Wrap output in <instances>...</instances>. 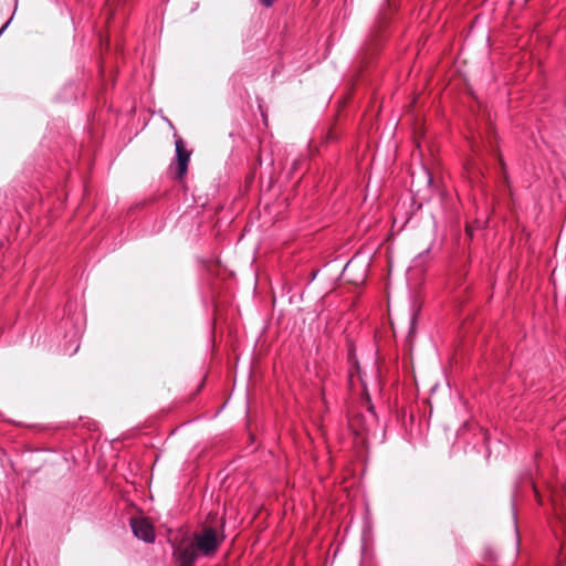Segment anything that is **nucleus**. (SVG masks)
<instances>
[{
  "label": "nucleus",
  "instance_id": "nucleus-4",
  "mask_svg": "<svg viewBox=\"0 0 566 566\" xmlns=\"http://www.w3.org/2000/svg\"><path fill=\"white\" fill-rule=\"evenodd\" d=\"M175 146H176L177 165H178V177L182 178L188 170V164L190 160V151H188L185 148L184 140L180 137L176 138Z\"/></svg>",
  "mask_w": 566,
  "mask_h": 566
},
{
  "label": "nucleus",
  "instance_id": "nucleus-2",
  "mask_svg": "<svg viewBox=\"0 0 566 566\" xmlns=\"http://www.w3.org/2000/svg\"><path fill=\"white\" fill-rule=\"evenodd\" d=\"M193 541L198 552H200L203 555L210 556L214 554L222 538L218 536L217 532L213 528H205L201 533L195 536Z\"/></svg>",
  "mask_w": 566,
  "mask_h": 566
},
{
  "label": "nucleus",
  "instance_id": "nucleus-6",
  "mask_svg": "<svg viewBox=\"0 0 566 566\" xmlns=\"http://www.w3.org/2000/svg\"><path fill=\"white\" fill-rule=\"evenodd\" d=\"M467 232H468L469 235H472V230H471L470 227L467 228Z\"/></svg>",
  "mask_w": 566,
  "mask_h": 566
},
{
  "label": "nucleus",
  "instance_id": "nucleus-1",
  "mask_svg": "<svg viewBox=\"0 0 566 566\" xmlns=\"http://www.w3.org/2000/svg\"><path fill=\"white\" fill-rule=\"evenodd\" d=\"M198 549L195 541L182 538L174 548V557L178 566H192L197 558Z\"/></svg>",
  "mask_w": 566,
  "mask_h": 566
},
{
  "label": "nucleus",
  "instance_id": "nucleus-3",
  "mask_svg": "<svg viewBox=\"0 0 566 566\" xmlns=\"http://www.w3.org/2000/svg\"><path fill=\"white\" fill-rule=\"evenodd\" d=\"M130 525L136 537L151 543L155 539V531L151 523L145 517H134Z\"/></svg>",
  "mask_w": 566,
  "mask_h": 566
},
{
  "label": "nucleus",
  "instance_id": "nucleus-5",
  "mask_svg": "<svg viewBox=\"0 0 566 566\" xmlns=\"http://www.w3.org/2000/svg\"><path fill=\"white\" fill-rule=\"evenodd\" d=\"M275 1L276 0H260V2L266 8L272 7L275 3Z\"/></svg>",
  "mask_w": 566,
  "mask_h": 566
},
{
  "label": "nucleus",
  "instance_id": "nucleus-7",
  "mask_svg": "<svg viewBox=\"0 0 566 566\" xmlns=\"http://www.w3.org/2000/svg\"><path fill=\"white\" fill-rule=\"evenodd\" d=\"M352 265V262H348L346 265V269H348Z\"/></svg>",
  "mask_w": 566,
  "mask_h": 566
}]
</instances>
